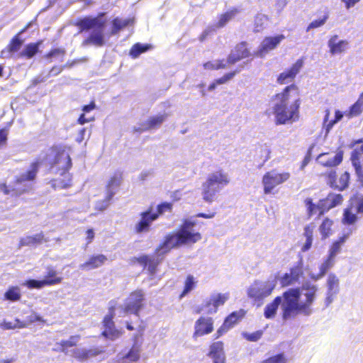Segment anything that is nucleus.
<instances>
[{
	"label": "nucleus",
	"instance_id": "20e7f679",
	"mask_svg": "<svg viewBox=\"0 0 363 363\" xmlns=\"http://www.w3.org/2000/svg\"><path fill=\"white\" fill-rule=\"evenodd\" d=\"M55 167L56 173L63 178L52 179L50 183L54 189H67L72 186V174L68 173L72 166V160L65 150H57L55 157L51 164Z\"/></svg>",
	"mask_w": 363,
	"mask_h": 363
},
{
	"label": "nucleus",
	"instance_id": "79ce46f5",
	"mask_svg": "<svg viewBox=\"0 0 363 363\" xmlns=\"http://www.w3.org/2000/svg\"><path fill=\"white\" fill-rule=\"evenodd\" d=\"M363 112V93H362L357 101L352 104L345 113L348 118H353L359 116Z\"/></svg>",
	"mask_w": 363,
	"mask_h": 363
},
{
	"label": "nucleus",
	"instance_id": "a18cd8bd",
	"mask_svg": "<svg viewBox=\"0 0 363 363\" xmlns=\"http://www.w3.org/2000/svg\"><path fill=\"white\" fill-rule=\"evenodd\" d=\"M21 298V289L17 286H10L4 294V298L10 301H18Z\"/></svg>",
	"mask_w": 363,
	"mask_h": 363
},
{
	"label": "nucleus",
	"instance_id": "58836bf2",
	"mask_svg": "<svg viewBox=\"0 0 363 363\" xmlns=\"http://www.w3.org/2000/svg\"><path fill=\"white\" fill-rule=\"evenodd\" d=\"M352 207L351 206H348L343 210L342 216L341 218L342 224L345 225H353L358 220V216L356 213H353Z\"/></svg>",
	"mask_w": 363,
	"mask_h": 363
},
{
	"label": "nucleus",
	"instance_id": "c756f323",
	"mask_svg": "<svg viewBox=\"0 0 363 363\" xmlns=\"http://www.w3.org/2000/svg\"><path fill=\"white\" fill-rule=\"evenodd\" d=\"M315 225L311 223L304 227L303 236L306 238V242L301 246V250L302 252L308 251L313 245V233H314Z\"/></svg>",
	"mask_w": 363,
	"mask_h": 363
},
{
	"label": "nucleus",
	"instance_id": "f257e3e1",
	"mask_svg": "<svg viewBox=\"0 0 363 363\" xmlns=\"http://www.w3.org/2000/svg\"><path fill=\"white\" fill-rule=\"evenodd\" d=\"M304 292L303 300H301L300 288H290L276 296L267 303L264 310V315L267 319L274 318L279 306L281 309V318L284 320L295 318L298 315L309 316L313 313L312 305L317 296L318 287L314 284H304L301 286Z\"/></svg>",
	"mask_w": 363,
	"mask_h": 363
},
{
	"label": "nucleus",
	"instance_id": "e2e57ef3",
	"mask_svg": "<svg viewBox=\"0 0 363 363\" xmlns=\"http://www.w3.org/2000/svg\"><path fill=\"white\" fill-rule=\"evenodd\" d=\"M0 189L4 192V194H12L14 196H19L26 191V189H23L21 191H18L14 188H9L6 184H0Z\"/></svg>",
	"mask_w": 363,
	"mask_h": 363
},
{
	"label": "nucleus",
	"instance_id": "603ef678",
	"mask_svg": "<svg viewBox=\"0 0 363 363\" xmlns=\"http://www.w3.org/2000/svg\"><path fill=\"white\" fill-rule=\"evenodd\" d=\"M221 354H224L223 342L222 341H217V342H213L210 345L208 356L213 357V356L219 355Z\"/></svg>",
	"mask_w": 363,
	"mask_h": 363
},
{
	"label": "nucleus",
	"instance_id": "412c9836",
	"mask_svg": "<svg viewBox=\"0 0 363 363\" xmlns=\"http://www.w3.org/2000/svg\"><path fill=\"white\" fill-rule=\"evenodd\" d=\"M113 318H114L104 316L102 320L104 330L101 333V335L111 340H114L120 337L123 334L122 331L116 328Z\"/></svg>",
	"mask_w": 363,
	"mask_h": 363
},
{
	"label": "nucleus",
	"instance_id": "bf43d9fd",
	"mask_svg": "<svg viewBox=\"0 0 363 363\" xmlns=\"http://www.w3.org/2000/svg\"><path fill=\"white\" fill-rule=\"evenodd\" d=\"M263 332L262 330H257L252 333L244 332L242 333V336L249 342H257L262 336Z\"/></svg>",
	"mask_w": 363,
	"mask_h": 363
},
{
	"label": "nucleus",
	"instance_id": "7ed1b4c3",
	"mask_svg": "<svg viewBox=\"0 0 363 363\" xmlns=\"http://www.w3.org/2000/svg\"><path fill=\"white\" fill-rule=\"evenodd\" d=\"M104 13H100L96 17H84L79 19L75 26L78 27L80 32L88 31L91 29L94 30L82 41L83 46L94 45L101 47L105 44L104 28L105 20L100 18L104 16Z\"/></svg>",
	"mask_w": 363,
	"mask_h": 363
},
{
	"label": "nucleus",
	"instance_id": "680f3d73",
	"mask_svg": "<svg viewBox=\"0 0 363 363\" xmlns=\"http://www.w3.org/2000/svg\"><path fill=\"white\" fill-rule=\"evenodd\" d=\"M239 72L238 69L233 70L230 72L225 73L221 77L215 79L216 83L218 85L223 84L231 80Z\"/></svg>",
	"mask_w": 363,
	"mask_h": 363
},
{
	"label": "nucleus",
	"instance_id": "49530a36",
	"mask_svg": "<svg viewBox=\"0 0 363 363\" xmlns=\"http://www.w3.org/2000/svg\"><path fill=\"white\" fill-rule=\"evenodd\" d=\"M228 65L227 60L225 61L224 59H222L214 62L208 61L203 65V67L205 69L208 70H218L226 69Z\"/></svg>",
	"mask_w": 363,
	"mask_h": 363
},
{
	"label": "nucleus",
	"instance_id": "338daca9",
	"mask_svg": "<svg viewBox=\"0 0 363 363\" xmlns=\"http://www.w3.org/2000/svg\"><path fill=\"white\" fill-rule=\"evenodd\" d=\"M88 359L95 357L104 352L103 347H94L89 349H86Z\"/></svg>",
	"mask_w": 363,
	"mask_h": 363
},
{
	"label": "nucleus",
	"instance_id": "ea45409f",
	"mask_svg": "<svg viewBox=\"0 0 363 363\" xmlns=\"http://www.w3.org/2000/svg\"><path fill=\"white\" fill-rule=\"evenodd\" d=\"M347 238V235L339 237L336 240L333 241L330 246L328 257L334 259L336 255L341 250V247Z\"/></svg>",
	"mask_w": 363,
	"mask_h": 363
},
{
	"label": "nucleus",
	"instance_id": "c9c22d12",
	"mask_svg": "<svg viewBox=\"0 0 363 363\" xmlns=\"http://www.w3.org/2000/svg\"><path fill=\"white\" fill-rule=\"evenodd\" d=\"M246 313V311L244 309L233 311L224 319L223 322L226 323L230 328H232L245 316Z\"/></svg>",
	"mask_w": 363,
	"mask_h": 363
},
{
	"label": "nucleus",
	"instance_id": "ddd939ff",
	"mask_svg": "<svg viewBox=\"0 0 363 363\" xmlns=\"http://www.w3.org/2000/svg\"><path fill=\"white\" fill-rule=\"evenodd\" d=\"M250 55L251 53L247 43L241 41L238 43L231 50L230 53L227 57V63L229 65H233L240 60L248 58Z\"/></svg>",
	"mask_w": 363,
	"mask_h": 363
},
{
	"label": "nucleus",
	"instance_id": "0eeeda50",
	"mask_svg": "<svg viewBox=\"0 0 363 363\" xmlns=\"http://www.w3.org/2000/svg\"><path fill=\"white\" fill-rule=\"evenodd\" d=\"M195 225L194 221L184 220L179 226L176 233L181 246L193 245L201 240V234L194 230Z\"/></svg>",
	"mask_w": 363,
	"mask_h": 363
},
{
	"label": "nucleus",
	"instance_id": "4be33fe9",
	"mask_svg": "<svg viewBox=\"0 0 363 363\" xmlns=\"http://www.w3.org/2000/svg\"><path fill=\"white\" fill-rule=\"evenodd\" d=\"M167 118V114L163 113L150 117L140 124V127L136 129L138 132H145L160 128Z\"/></svg>",
	"mask_w": 363,
	"mask_h": 363
},
{
	"label": "nucleus",
	"instance_id": "69168bd1",
	"mask_svg": "<svg viewBox=\"0 0 363 363\" xmlns=\"http://www.w3.org/2000/svg\"><path fill=\"white\" fill-rule=\"evenodd\" d=\"M65 54V50L63 48H53L45 54V57L50 59L55 57H63Z\"/></svg>",
	"mask_w": 363,
	"mask_h": 363
},
{
	"label": "nucleus",
	"instance_id": "1a4fd4ad",
	"mask_svg": "<svg viewBox=\"0 0 363 363\" xmlns=\"http://www.w3.org/2000/svg\"><path fill=\"white\" fill-rule=\"evenodd\" d=\"M291 174L288 172L278 173L275 170L266 172L262 177L264 193L269 194L273 193L274 189L285 182L288 181Z\"/></svg>",
	"mask_w": 363,
	"mask_h": 363
},
{
	"label": "nucleus",
	"instance_id": "9b49d317",
	"mask_svg": "<svg viewBox=\"0 0 363 363\" xmlns=\"http://www.w3.org/2000/svg\"><path fill=\"white\" fill-rule=\"evenodd\" d=\"M328 184L334 189L342 191L348 188L350 181V174L345 171L337 179L336 171L332 170L326 174Z\"/></svg>",
	"mask_w": 363,
	"mask_h": 363
},
{
	"label": "nucleus",
	"instance_id": "a211bd4d",
	"mask_svg": "<svg viewBox=\"0 0 363 363\" xmlns=\"http://www.w3.org/2000/svg\"><path fill=\"white\" fill-rule=\"evenodd\" d=\"M343 160V152L338 151L335 155L331 156L330 152H323L318 155L316 157L317 162L328 168L335 167L339 165Z\"/></svg>",
	"mask_w": 363,
	"mask_h": 363
},
{
	"label": "nucleus",
	"instance_id": "bb28decb",
	"mask_svg": "<svg viewBox=\"0 0 363 363\" xmlns=\"http://www.w3.org/2000/svg\"><path fill=\"white\" fill-rule=\"evenodd\" d=\"M23 44V40L18 38V35H14L1 53L2 55H6L7 57H12L21 50Z\"/></svg>",
	"mask_w": 363,
	"mask_h": 363
},
{
	"label": "nucleus",
	"instance_id": "423d86ee",
	"mask_svg": "<svg viewBox=\"0 0 363 363\" xmlns=\"http://www.w3.org/2000/svg\"><path fill=\"white\" fill-rule=\"evenodd\" d=\"M276 286V279L255 280L247 289V296L255 301H262L272 294Z\"/></svg>",
	"mask_w": 363,
	"mask_h": 363
},
{
	"label": "nucleus",
	"instance_id": "393cba45",
	"mask_svg": "<svg viewBox=\"0 0 363 363\" xmlns=\"http://www.w3.org/2000/svg\"><path fill=\"white\" fill-rule=\"evenodd\" d=\"M107 259V257L103 254L93 255L80 265V268L86 271L97 269L103 266Z\"/></svg>",
	"mask_w": 363,
	"mask_h": 363
},
{
	"label": "nucleus",
	"instance_id": "13d9d810",
	"mask_svg": "<svg viewBox=\"0 0 363 363\" xmlns=\"http://www.w3.org/2000/svg\"><path fill=\"white\" fill-rule=\"evenodd\" d=\"M45 281H44V279L43 280L28 279L26 281L24 286L28 289H39L47 286Z\"/></svg>",
	"mask_w": 363,
	"mask_h": 363
},
{
	"label": "nucleus",
	"instance_id": "0e129e2a",
	"mask_svg": "<svg viewBox=\"0 0 363 363\" xmlns=\"http://www.w3.org/2000/svg\"><path fill=\"white\" fill-rule=\"evenodd\" d=\"M123 358L128 359L130 362H137L140 359L139 350L131 348Z\"/></svg>",
	"mask_w": 363,
	"mask_h": 363
},
{
	"label": "nucleus",
	"instance_id": "7c9ffc66",
	"mask_svg": "<svg viewBox=\"0 0 363 363\" xmlns=\"http://www.w3.org/2000/svg\"><path fill=\"white\" fill-rule=\"evenodd\" d=\"M328 297L326 298V304L329 305L332 301L331 296L338 291L339 279L334 274H330L327 279Z\"/></svg>",
	"mask_w": 363,
	"mask_h": 363
},
{
	"label": "nucleus",
	"instance_id": "8fccbe9b",
	"mask_svg": "<svg viewBox=\"0 0 363 363\" xmlns=\"http://www.w3.org/2000/svg\"><path fill=\"white\" fill-rule=\"evenodd\" d=\"M329 116H330V111L327 110L325 111V117H324V123H326L328 122V123L326 124L327 131H329V130L331 129L332 127L336 123H337L342 118L343 114L342 113L341 111H340L339 110H337L335 111V118L333 120L328 121Z\"/></svg>",
	"mask_w": 363,
	"mask_h": 363
},
{
	"label": "nucleus",
	"instance_id": "c85d7f7f",
	"mask_svg": "<svg viewBox=\"0 0 363 363\" xmlns=\"http://www.w3.org/2000/svg\"><path fill=\"white\" fill-rule=\"evenodd\" d=\"M48 242V239L45 238L43 232L33 235H28L21 238L19 240V247L35 246Z\"/></svg>",
	"mask_w": 363,
	"mask_h": 363
},
{
	"label": "nucleus",
	"instance_id": "052dcab7",
	"mask_svg": "<svg viewBox=\"0 0 363 363\" xmlns=\"http://www.w3.org/2000/svg\"><path fill=\"white\" fill-rule=\"evenodd\" d=\"M72 356L79 362L86 361L88 359L86 349H75L72 351Z\"/></svg>",
	"mask_w": 363,
	"mask_h": 363
},
{
	"label": "nucleus",
	"instance_id": "aec40b11",
	"mask_svg": "<svg viewBox=\"0 0 363 363\" xmlns=\"http://www.w3.org/2000/svg\"><path fill=\"white\" fill-rule=\"evenodd\" d=\"M320 203L321 213H325L330 209L342 204L344 197L341 194L330 192L326 197L319 200Z\"/></svg>",
	"mask_w": 363,
	"mask_h": 363
},
{
	"label": "nucleus",
	"instance_id": "6ab92c4d",
	"mask_svg": "<svg viewBox=\"0 0 363 363\" xmlns=\"http://www.w3.org/2000/svg\"><path fill=\"white\" fill-rule=\"evenodd\" d=\"M284 39L285 36L283 34L265 37L261 43L257 52L258 55L259 56H264L269 52L276 49L280 43Z\"/></svg>",
	"mask_w": 363,
	"mask_h": 363
},
{
	"label": "nucleus",
	"instance_id": "39448f33",
	"mask_svg": "<svg viewBox=\"0 0 363 363\" xmlns=\"http://www.w3.org/2000/svg\"><path fill=\"white\" fill-rule=\"evenodd\" d=\"M230 183V178L223 169L210 174L202 184V197L207 203H212L221 188Z\"/></svg>",
	"mask_w": 363,
	"mask_h": 363
},
{
	"label": "nucleus",
	"instance_id": "a19ab883",
	"mask_svg": "<svg viewBox=\"0 0 363 363\" xmlns=\"http://www.w3.org/2000/svg\"><path fill=\"white\" fill-rule=\"evenodd\" d=\"M44 281L47 286H54L59 284L62 281V277L58 275L57 272L52 268H48L46 274L44 277Z\"/></svg>",
	"mask_w": 363,
	"mask_h": 363
},
{
	"label": "nucleus",
	"instance_id": "864d4df0",
	"mask_svg": "<svg viewBox=\"0 0 363 363\" xmlns=\"http://www.w3.org/2000/svg\"><path fill=\"white\" fill-rule=\"evenodd\" d=\"M173 209V204L171 202H162L159 203L156 207V212H153L154 214L157 215L158 218L161 215L165 212H172Z\"/></svg>",
	"mask_w": 363,
	"mask_h": 363
},
{
	"label": "nucleus",
	"instance_id": "5fc2aeb1",
	"mask_svg": "<svg viewBox=\"0 0 363 363\" xmlns=\"http://www.w3.org/2000/svg\"><path fill=\"white\" fill-rule=\"evenodd\" d=\"M267 19V16L265 15L257 14L255 16L254 21V32L259 33L262 31L264 28V21Z\"/></svg>",
	"mask_w": 363,
	"mask_h": 363
},
{
	"label": "nucleus",
	"instance_id": "2f4dec72",
	"mask_svg": "<svg viewBox=\"0 0 363 363\" xmlns=\"http://www.w3.org/2000/svg\"><path fill=\"white\" fill-rule=\"evenodd\" d=\"M80 339L79 335H72L68 340H62L56 343L57 347V351L67 353L69 347H76Z\"/></svg>",
	"mask_w": 363,
	"mask_h": 363
},
{
	"label": "nucleus",
	"instance_id": "de8ad7c7",
	"mask_svg": "<svg viewBox=\"0 0 363 363\" xmlns=\"http://www.w3.org/2000/svg\"><path fill=\"white\" fill-rule=\"evenodd\" d=\"M150 48V45L147 44L135 43L130 49L129 55L133 59L137 58L140 54L147 51Z\"/></svg>",
	"mask_w": 363,
	"mask_h": 363
},
{
	"label": "nucleus",
	"instance_id": "09e8293b",
	"mask_svg": "<svg viewBox=\"0 0 363 363\" xmlns=\"http://www.w3.org/2000/svg\"><path fill=\"white\" fill-rule=\"evenodd\" d=\"M350 206L355 203L357 213L363 214V196L359 193L353 194L350 199Z\"/></svg>",
	"mask_w": 363,
	"mask_h": 363
},
{
	"label": "nucleus",
	"instance_id": "cd10ccee",
	"mask_svg": "<svg viewBox=\"0 0 363 363\" xmlns=\"http://www.w3.org/2000/svg\"><path fill=\"white\" fill-rule=\"evenodd\" d=\"M350 161L354 173L357 177V182L363 187V164L360 158V155L357 151H352L350 155Z\"/></svg>",
	"mask_w": 363,
	"mask_h": 363
},
{
	"label": "nucleus",
	"instance_id": "37998d69",
	"mask_svg": "<svg viewBox=\"0 0 363 363\" xmlns=\"http://www.w3.org/2000/svg\"><path fill=\"white\" fill-rule=\"evenodd\" d=\"M304 204L306 207L307 216L309 218H311L317 212L318 213L319 216L323 215V213H321L320 201H318V203L315 204L313 203V199L311 198H306L304 200Z\"/></svg>",
	"mask_w": 363,
	"mask_h": 363
},
{
	"label": "nucleus",
	"instance_id": "4c0bfd02",
	"mask_svg": "<svg viewBox=\"0 0 363 363\" xmlns=\"http://www.w3.org/2000/svg\"><path fill=\"white\" fill-rule=\"evenodd\" d=\"M334 259L327 257L324 262L320 264L319 267V272L316 274H311L310 277L313 281H318L323 278L327 273V272L333 267Z\"/></svg>",
	"mask_w": 363,
	"mask_h": 363
},
{
	"label": "nucleus",
	"instance_id": "c03bdc74",
	"mask_svg": "<svg viewBox=\"0 0 363 363\" xmlns=\"http://www.w3.org/2000/svg\"><path fill=\"white\" fill-rule=\"evenodd\" d=\"M198 281L195 279V277L189 274L186 276V279L184 284V289L179 296L180 298L184 297L186 294H188L190 291L194 289L196 287Z\"/></svg>",
	"mask_w": 363,
	"mask_h": 363
},
{
	"label": "nucleus",
	"instance_id": "4468645a",
	"mask_svg": "<svg viewBox=\"0 0 363 363\" xmlns=\"http://www.w3.org/2000/svg\"><path fill=\"white\" fill-rule=\"evenodd\" d=\"M303 58L298 59L290 68L286 69L277 76V84L283 85L293 82L303 67Z\"/></svg>",
	"mask_w": 363,
	"mask_h": 363
},
{
	"label": "nucleus",
	"instance_id": "f8f14e48",
	"mask_svg": "<svg viewBox=\"0 0 363 363\" xmlns=\"http://www.w3.org/2000/svg\"><path fill=\"white\" fill-rule=\"evenodd\" d=\"M181 244L177 238L176 231L167 233L155 249V253L157 256H164L172 250L179 248Z\"/></svg>",
	"mask_w": 363,
	"mask_h": 363
},
{
	"label": "nucleus",
	"instance_id": "3c124183",
	"mask_svg": "<svg viewBox=\"0 0 363 363\" xmlns=\"http://www.w3.org/2000/svg\"><path fill=\"white\" fill-rule=\"evenodd\" d=\"M288 359L284 352L268 357L259 363H287Z\"/></svg>",
	"mask_w": 363,
	"mask_h": 363
},
{
	"label": "nucleus",
	"instance_id": "f03ea898",
	"mask_svg": "<svg viewBox=\"0 0 363 363\" xmlns=\"http://www.w3.org/2000/svg\"><path fill=\"white\" fill-rule=\"evenodd\" d=\"M272 113L277 125L293 123L300 118L301 91L294 83L286 86L271 98Z\"/></svg>",
	"mask_w": 363,
	"mask_h": 363
},
{
	"label": "nucleus",
	"instance_id": "dca6fc26",
	"mask_svg": "<svg viewBox=\"0 0 363 363\" xmlns=\"http://www.w3.org/2000/svg\"><path fill=\"white\" fill-rule=\"evenodd\" d=\"M162 259V258H155L147 255H143L140 257H131L130 259V263L131 264H138L141 265L143 269L147 268L151 274H154Z\"/></svg>",
	"mask_w": 363,
	"mask_h": 363
},
{
	"label": "nucleus",
	"instance_id": "6e6552de",
	"mask_svg": "<svg viewBox=\"0 0 363 363\" xmlns=\"http://www.w3.org/2000/svg\"><path fill=\"white\" fill-rule=\"evenodd\" d=\"M145 293L143 289H135L131 291L125 300L122 308L123 313L140 316V311L145 306Z\"/></svg>",
	"mask_w": 363,
	"mask_h": 363
},
{
	"label": "nucleus",
	"instance_id": "2eb2a0df",
	"mask_svg": "<svg viewBox=\"0 0 363 363\" xmlns=\"http://www.w3.org/2000/svg\"><path fill=\"white\" fill-rule=\"evenodd\" d=\"M140 216V219L134 228V230L137 233L148 232L152 223L157 219V215L154 214L151 206L145 211L141 212Z\"/></svg>",
	"mask_w": 363,
	"mask_h": 363
},
{
	"label": "nucleus",
	"instance_id": "9d476101",
	"mask_svg": "<svg viewBox=\"0 0 363 363\" xmlns=\"http://www.w3.org/2000/svg\"><path fill=\"white\" fill-rule=\"evenodd\" d=\"M303 267L302 261L298 262L289 269V272L284 273L279 279L281 287H288L299 282L303 277Z\"/></svg>",
	"mask_w": 363,
	"mask_h": 363
},
{
	"label": "nucleus",
	"instance_id": "5701e85b",
	"mask_svg": "<svg viewBox=\"0 0 363 363\" xmlns=\"http://www.w3.org/2000/svg\"><path fill=\"white\" fill-rule=\"evenodd\" d=\"M40 162L38 160L30 163L29 169L19 177H16L14 179L15 184H20L26 182H33L39 171Z\"/></svg>",
	"mask_w": 363,
	"mask_h": 363
},
{
	"label": "nucleus",
	"instance_id": "f704fd0d",
	"mask_svg": "<svg viewBox=\"0 0 363 363\" xmlns=\"http://www.w3.org/2000/svg\"><path fill=\"white\" fill-rule=\"evenodd\" d=\"M133 22L134 21L132 18L121 19L118 17L114 18L111 21L112 28L111 33L115 35L125 27L133 25Z\"/></svg>",
	"mask_w": 363,
	"mask_h": 363
},
{
	"label": "nucleus",
	"instance_id": "72a5a7b5",
	"mask_svg": "<svg viewBox=\"0 0 363 363\" xmlns=\"http://www.w3.org/2000/svg\"><path fill=\"white\" fill-rule=\"evenodd\" d=\"M334 224L333 220L328 217L323 218L320 223L318 230L321 235V239L325 240L329 238L333 233V225Z\"/></svg>",
	"mask_w": 363,
	"mask_h": 363
},
{
	"label": "nucleus",
	"instance_id": "774afa93",
	"mask_svg": "<svg viewBox=\"0 0 363 363\" xmlns=\"http://www.w3.org/2000/svg\"><path fill=\"white\" fill-rule=\"evenodd\" d=\"M9 130V127H5L0 129V148L7 145Z\"/></svg>",
	"mask_w": 363,
	"mask_h": 363
},
{
	"label": "nucleus",
	"instance_id": "a878e982",
	"mask_svg": "<svg viewBox=\"0 0 363 363\" xmlns=\"http://www.w3.org/2000/svg\"><path fill=\"white\" fill-rule=\"evenodd\" d=\"M337 35H334L330 38L328 45L331 55H337L344 52L349 46V42L347 40H338Z\"/></svg>",
	"mask_w": 363,
	"mask_h": 363
},
{
	"label": "nucleus",
	"instance_id": "f3484780",
	"mask_svg": "<svg viewBox=\"0 0 363 363\" xmlns=\"http://www.w3.org/2000/svg\"><path fill=\"white\" fill-rule=\"evenodd\" d=\"M213 319L211 317L201 316L194 324V337L203 336L213 331Z\"/></svg>",
	"mask_w": 363,
	"mask_h": 363
},
{
	"label": "nucleus",
	"instance_id": "473e14b6",
	"mask_svg": "<svg viewBox=\"0 0 363 363\" xmlns=\"http://www.w3.org/2000/svg\"><path fill=\"white\" fill-rule=\"evenodd\" d=\"M42 44V40H38L35 43H28L24 50L18 54L19 57H25L30 59L33 57L38 52L39 48Z\"/></svg>",
	"mask_w": 363,
	"mask_h": 363
},
{
	"label": "nucleus",
	"instance_id": "6e6d98bb",
	"mask_svg": "<svg viewBox=\"0 0 363 363\" xmlns=\"http://www.w3.org/2000/svg\"><path fill=\"white\" fill-rule=\"evenodd\" d=\"M257 152L262 164H264L270 158L271 150L267 146L259 147L257 149Z\"/></svg>",
	"mask_w": 363,
	"mask_h": 363
},
{
	"label": "nucleus",
	"instance_id": "4d7b16f0",
	"mask_svg": "<svg viewBox=\"0 0 363 363\" xmlns=\"http://www.w3.org/2000/svg\"><path fill=\"white\" fill-rule=\"evenodd\" d=\"M328 18V14L325 13L321 18L318 19L313 20L311 23L308 26L306 30L308 31L311 29L319 28L323 26Z\"/></svg>",
	"mask_w": 363,
	"mask_h": 363
},
{
	"label": "nucleus",
	"instance_id": "e433bc0d",
	"mask_svg": "<svg viewBox=\"0 0 363 363\" xmlns=\"http://www.w3.org/2000/svg\"><path fill=\"white\" fill-rule=\"evenodd\" d=\"M238 13V9L236 8H233L230 10L227 11L226 12L221 13L218 16V22L216 23L215 26L216 28H223L228 21L232 20L235 15Z\"/></svg>",
	"mask_w": 363,
	"mask_h": 363
},
{
	"label": "nucleus",
	"instance_id": "b1692460",
	"mask_svg": "<svg viewBox=\"0 0 363 363\" xmlns=\"http://www.w3.org/2000/svg\"><path fill=\"white\" fill-rule=\"evenodd\" d=\"M229 298V294H217L211 296L206 302L205 306L208 308V313H215L219 306H223Z\"/></svg>",
	"mask_w": 363,
	"mask_h": 363
}]
</instances>
